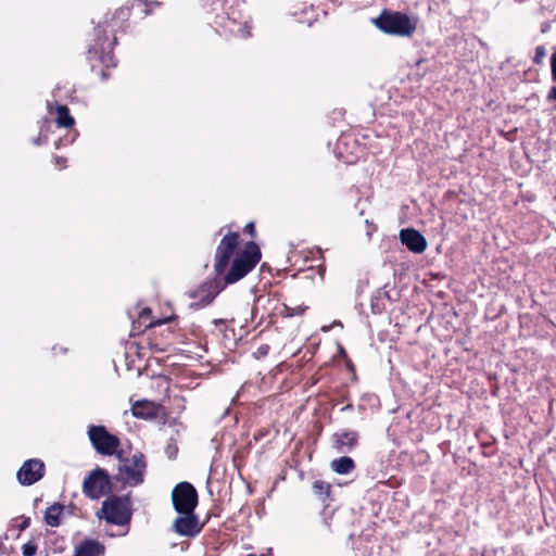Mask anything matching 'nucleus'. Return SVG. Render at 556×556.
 <instances>
[{
  "label": "nucleus",
  "instance_id": "obj_24",
  "mask_svg": "<svg viewBox=\"0 0 556 556\" xmlns=\"http://www.w3.org/2000/svg\"><path fill=\"white\" fill-rule=\"evenodd\" d=\"M166 456L169 459H175L178 454V446L176 444V441L172 438L164 450Z\"/></svg>",
  "mask_w": 556,
  "mask_h": 556
},
{
  "label": "nucleus",
  "instance_id": "obj_47",
  "mask_svg": "<svg viewBox=\"0 0 556 556\" xmlns=\"http://www.w3.org/2000/svg\"><path fill=\"white\" fill-rule=\"evenodd\" d=\"M2 546H3V545L0 543V548H2Z\"/></svg>",
  "mask_w": 556,
  "mask_h": 556
},
{
  "label": "nucleus",
  "instance_id": "obj_9",
  "mask_svg": "<svg viewBox=\"0 0 556 556\" xmlns=\"http://www.w3.org/2000/svg\"><path fill=\"white\" fill-rule=\"evenodd\" d=\"M88 437L94 450L102 455L111 456L119 446V439L111 434L104 426H90Z\"/></svg>",
  "mask_w": 556,
  "mask_h": 556
},
{
  "label": "nucleus",
  "instance_id": "obj_27",
  "mask_svg": "<svg viewBox=\"0 0 556 556\" xmlns=\"http://www.w3.org/2000/svg\"><path fill=\"white\" fill-rule=\"evenodd\" d=\"M37 553V545L33 542H27L22 546L23 556H35Z\"/></svg>",
  "mask_w": 556,
  "mask_h": 556
},
{
  "label": "nucleus",
  "instance_id": "obj_4",
  "mask_svg": "<svg viewBox=\"0 0 556 556\" xmlns=\"http://www.w3.org/2000/svg\"><path fill=\"white\" fill-rule=\"evenodd\" d=\"M213 25L217 33L226 37L249 38L251 36V18L244 16L237 7H229L216 14Z\"/></svg>",
  "mask_w": 556,
  "mask_h": 556
},
{
  "label": "nucleus",
  "instance_id": "obj_40",
  "mask_svg": "<svg viewBox=\"0 0 556 556\" xmlns=\"http://www.w3.org/2000/svg\"><path fill=\"white\" fill-rule=\"evenodd\" d=\"M54 144H55V148H56V149H59L60 147H62V146H63V141H62V139L56 140V141L54 142Z\"/></svg>",
  "mask_w": 556,
  "mask_h": 556
},
{
  "label": "nucleus",
  "instance_id": "obj_7",
  "mask_svg": "<svg viewBox=\"0 0 556 556\" xmlns=\"http://www.w3.org/2000/svg\"><path fill=\"white\" fill-rule=\"evenodd\" d=\"M238 232H229L223 237L215 252L214 278L222 277L229 267V263L239 245Z\"/></svg>",
  "mask_w": 556,
  "mask_h": 556
},
{
  "label": "nucleus",
  "instance_id": "obj_32",
  "mask_svg": "<svg viewBox=\"0 0 556 556\" xmlns=\"http://www.w3.org/2000/svg\"><path fill=\"white\" fill-rule=\"evenodd\" d=\"M365 223L369 227V229L366 232V236H367V239L370 240L372 237V232L377 229V227L368 219H366Z\"/></svg>",
  "mask_w": 556,
  "mask_h": 556
},
{
  "label": "nucleus",
  "instance_id": "obj_48",
  "mask_svg": "<svg viewBox=\"0 0 556 556\" xmlns=\"http://www.w3.org/2000/svg\"><path fill=\"white\" fill-rule=\"evenodd\" d=\"M554 200L556 201V195L554 197Z\"/></svg>",
  "mask_w": 556,
  "mask_h": 556
},
{
  "label": "nucleus",
  "instance_id": "obj_22",
  "mask_svg": "<svg viewBox=\"0 0 556 556\" xmlns=\"http://www.w3.org/2000/svg\"><path fill=\"white\" fill-rule=\"evenodd\" d=\"M313 492L318 497L325 500L329 496L331 491V485L328 482H325L323 480H315L313 483Z\"/></svg>",
  "mask_w": 556,
  "mask_h": 556
},
{
  "label": "nucleus",
  "instance_id": "obj_1",
  "mask_svg": "<svg viewBox=\"0 0 556 556\" xmlns=\"http://www.w3.org/2000/svg\"><path fill=\"white\" fill-rule=\"evenodd\" d=\"M128 15V9L121 8L116 10L110 18L105 17L103 24L99 23L97 27H94V39L88 48L87 60L92 71H96L99 65H103L104 68L100 71L102 81L110 78L106 70L117 65V61L113 54V49L117 43V38L114 33L117 28L122 27V24L127 20Z\"/></svg>",
  "mask_w": 556,
  "mask_h": 556
},
{
  "label": "nucleus",
  "instance_id": "obj_36",
  "mask_svg": "<svg viewBox=\"0 0 556 556\" xmlns=\"http://www.w3.org/2000/svg\"><path fill=\"white\" fill-rule=\"evenodd\" d=\"M309 12H313V7L312 5H309V7L304 5L303 9L301 10L302 14H308Z\"/></svg>",
  "mask_w": 556,
  "mask_h": 556
},
{
  "label": "nucleus",
  "instance_id": "obj_21",
  "mask_svg": "<svg viewBox=\"0 0 556 556\" xmlns=\"http://www.w3.org/2000/svg\"><path fill=\"white\" fill-rule=\"evenodd\" d=\"M46 545L53 553H62L65 549L64 538L58 536L55 532H50L47 535Z\"/></svg>",
  "mask_w": 556,
  "mask_h": 556
},
{
  "label": "nucleus",
  "instance_id": "obj_14",
  "mask_svg": "<svg viewBox=\"0 0 556 556\" xmlns=\"http://www.w3.org/2000/svg\"><path fill=\"white\" fill-rule=\"evenodd\" d=\"M359 434L355 430H340L331 435L333 450L339 454L351 453L358 444Z\"/></svg>",
  "mask_w": 556,
  "mask_h": 556
},
{
  "label": "nucleus",
  "instance_id": "obj_31",
  "mask_svg": "<svg viewBox=\"0 0 556 556\" xmlns=\"http://www.w3.org/2000/svg\"><path fill=\"white\" fill-rule=\"evenodd\" d=\"M244 232L249 233L252 238H254L256 235L254 223H248L244 227Z\"/></svg>",
  "mask_w": 556,
  "mask_h": 556
},
{
  "label": "nucleus",
  "instance_id": "obj_25",
  "mask_svg": "<svg viewBox=\"0 0 556 556\" xmlns=\"http://www.w3.org/2000/svg\"><path fill=\"white\" fill-rule=\"evenodd\" d=\"M38 125H39V134L47 135V137H48L49 134L51 132L52 121L49 117H42L38 122Z\"/></svg>",
  "mask_w": 556,
  "mask_h": 556
},
{
  "label": "nucleus",
  "instance_id": "obj_5",
  "mask_svg": "<svg viewBox=\"0 0 556 556\" xmlns=\"http://www.w3.org/2000/svg\"><path fill=\"white\" fill-rule=\"evenodd\" d=\"M374 23L384 34L410 37L417 28L418 18L399 11H383Z\"/></svg>",
  "mask_w": 556,
  "mask_h": 556
},
{
  "label": "nucleus",
  "instance_id": "obj_6",
  "mask_svg": "<svg viewBox=\"0 0 556 556\" xmlns=\"http://www.w3.org/2000/svg\"><path fill=\"white\" fill-rule=\"evenodd\" d=\"M118 457L123 464L118 466L114 479L125 485L138 486L144 482L147 471V459L141 452H136L130 458Z\"/></svg>",
  "mask_w": 556,
  "mask_h": 556
},
{
  "label": "nucleus",
  "instance_id": "obj_34",
  "mask_svg": "<svg viewBox=\"0 0 556 556\" xmlns=\"http://www.w3.org/2000/svg\"><path fill=\"white\" fill-rule=\"evenodd\" d=\"M150 314H151V309H150V308H148V307H144V308H143V309H141V312L139 313V317H140L141 319H143V318H148V317L150 316Z\"/></svg>",
  "mask_w": 556,
  "mask_h": 556
},
{
  "label": "nucleus",
  "instance_id": "obj_35",
  "mask_svg": "<svg viewBox=\"0 0 556 556\" xmlns=\"http://www.w3.org/2000/svg\"><path fill=\"white\" fill-rule=\"evenodd\" d=\"M150 348H151L152 351H155V352H163V351H165L164 348H161L157 344H153V343H150Z\"/></svg>",
  "mask_w": 556,
  "mask_h": 556
},
{
  "label": "nucleus",
  "instance_id": "obj_16",
  "mask_svg": "<svg viewBox=\"0 0 556 556\" xmlns=\"http://www.w3.org/2000/svg\"><path fill=\"white\" fill-rule=\"evenodd\" d=\"M105 546L96 539H85L76 547L74 556H104Z\"/></svg>",
  "mask_w": 556,
  "mask_h": 556
},
{
  "label": "nucleus",
  "instance_id": "obj_26",
  "mask_svg": "<svg viewBox=\"0 0 556 556\" xmlns=\"http://www.w3.org/2000/svg\"><path fill=\"white\" fill-rule=\"evenodd\" d=\"M546 56V49L544 46H538L534 51L533 63L540 64Z\"/></svg>",
  "mask_w": 556,
  "mask_h": 556
},
{
  "label": "nucleus",
  "instance_id": "obj_45",
  "mask_svg": "<svg viewBox=\"0 0 556 556\" xmlns=\"http://www.w3.org/2000/svg\"><path fill=\"white\" fill-rule=\"evenodd\" d=\"M338 325H341V323H340L339 320H336V321L333 323V326H338Z\"/></svg>",
  "mask_w": 556,
  "mask_h": 556
},
{
  "label": "nucleus",
  "instance_id": "obj_13",
  "mask_svg": "<svg viewBox=\"0 0 556 556\" xmlns=\"http://www.w3.org/2000/svg\"><path fill=\"white\" fill-rule=\"evenodd\" d=\"M179 514L182 516L175 519L173 530L181 536L195 538L202 530L198 516L194 511Z\"/></svg>",
  "mask_w": 556,
  "mask_h": 556
},
{
  "label": "nucleus",
  "instance_id": "obj_10",
  "mask_svg": "<svg viewBox=\"0 0 556 556\" xmlns=\"http://www.w3.org/2000/svg\"><path fill=\"white\" fill-rule=\"evenodd\" d=\"M172 502L178 514L194 511L198 505L195 488L189 482H179L172 492Z\"/></svg>",
  "mask_w": 556,
  "mask_h": 556
},
{
  "label": "nucleus",
  "instance_id": "obj_2",
  "mask_svg": "<svg viewBox=\"0 0 556 556\" xmlns=\"http://www.w3.org/2000/svg\"><path fill=\"white\" fill-rule=\"evenodd\" d=\"M261 257L262 253L258 245L254 241L248 242L243 252L233 258L231 266L220 278H213L202 286L206 294L200 300V304L202 306L211 304L226 286L245 277L256 266Z\"/></svg>",
  "mask_w": 556,
  "mask_h": 556
},
{
  "label": "nucleus",
  "instance_id": "obj_15",
  "mask_svg": "<svg viewBox=\"0 0 556 556\" xmlns=\"http://www.w3.org/2000/svg\"><path fill=\"white\" fill-rule=\"evenodd\" d=\"M399 239L408 251L420 254L426 251L428 243L424 235L415 228H403L400 230Z\"/></svg>",
  "mask_w": 556,
  "mask_h": 556
},
{
  "label": "nucleus",
  "instance_id": "obj_33",
  "mask_svg": "<svg viewBox=\"0 0 556 556\" xmlns=\"http://www.w3.org/2000/svg\"><path fill=\"white\" fill-rule=\"evenodd\" d=\"M213 324L215 325V327L219 328L220 330H224L225 327H226V320L225 319H214L213 320Z\"/></svg>",
  "mask_w": 556,
  "mask_h": 556
},
{
  "label": "nucleus",
  "instance_id": "obj_44",
  "mask_svg": "<svg viewBox=\"0 0 556 556\" xmlns=\"http://www.w3.org/2000/svg\"><path fill=\"white\" fill-rule=\"evenodd\" d=\"M371 307H372V312H374V313L379 312V309H376V306H375L374 304L371 305Z\"/></svg>",
  "mask_w": 556,
  "mask_h": 556
},
{
  "label": "nucleus",
  "instance_id": "obj_30",
  "mask_svg": "<svg viewBox=\"0 0 556 556\" xmlns=\"http://www.w3.org/2000/svg\"><path fill=\"white\" fill-rule=\"evenodd\" d=\"M21 519H22V521L18 525V529H20V531H24L30 526V518L22 516Z\"/></svg>",
  "mask_w": 556,
  "mask_h": 556
},
{
  "label": "nucleus",
  "instance_id": "obj_42",
  "mask_svg": "<svg viewBox=\"0 0 556 556\" xmlns=\"http://www.w3.org/2000/svg\"><path fill=\"white\" fill-rule=\"evenodd\" d=\"M265 299H266V296H264V295H260V296H257V299H256V303H261V302H262L263 300H265Z\"/></svg>",
  "mask_w": 556,
  "mask_h": 556
},
{
  "label": "nucleus",
  "instance_id": "obj_18",
  "mask_svg": "<svg viewBox=\"0 0 556 556\" xmlns=\"http://www.w3.org/2000/svg\"><path fill=\"white\" fill-rule=\"evenodd\" d=\"M330 468L338 475H348L355 469V462L346 455L333 459L330 463Z\"/></svg>",
  "mask_w": 556,
  "mask_h": 556
},
{
  "label": "nucleus",
  "instance_id": "obj_43",
  "mask_svg": "<svg viewBox=\"0 0 556 556\" xmlns=\"http://www.w3.org/2000/svg\"><path fill=\"white\" fill-rule=\"evenodd\" d=\"M59 351H60L61 353H66V352H67V349H66V348H60V349H59Z\"/></svg>",
  "mask_w": 556,
  "mask_h": 556
},
{
  "label": "nucleus",
  "instance_id": "obj_8",
  "mask_svg": "<svg viewBox=\"0 0 556 556\" xmlns=\"http://www.w3.org/2000/svg\"><path fill=\"white\" fill-rule=\"evenodd\" d=\"M83 492L90 500H99L111 492V478L103 468L93 469L83 482Z\"/></svg>",
  "mask_w": 556,
  "mask_h": 556
},
{
  "label": "nucleus",
  "instance_id": "obj_37",
  "mask_svg": "<svg viewBox=\"0 0 556 556\" xmlns=\"http://www.w3.org/2000/svg\"><path fill=\"white\" fill-rule=\"evenodd\" d=\"M267 351H268V346L267 345H263L258 349V352L263 355L267 354Z\"/></svg>",
  "mask_w": 556,
  "mask_h": 556
},
{
  "label": "nucleus",
  "instance_id": "obj_39",
  "mask_svg": "<svg viewBox=\"0 0 556 556\" xmlns=\"http://www.w3.org/2000/svg\"><path fill=\"white\" fill-rule=\"evenodd\" d=\"M353 409V405L352 404H348L345 405L344 407L341 408L342 412H348V410H352Z\"/></svg>",
  "mask_w": 556,
  "mask_h": 556
},
{
  "label": "nucleus",
  "instance_id": "obj_19",
  "mask_svg": "<svg viewBox=\"0 0 556 556\" xmlns=\"http://www.w3.org/2000/svg\"><path fill=\"white\" fill-rule=\"evenodd\" d=\"M64 506L61 504H53L45 511V522L50 527H59L62 523V513Z\"/></svg>",
  "mask_w": 556,
  "mask_h": 556
},
{
  "label": "nucleus",
  "instance_id": "obj_38",
  "mask_svg": "<svg viewBox=\"0 0 556 556\" xmlns=\"http://www.w3.org/2000/svg\"><path fill=\"white\" fill-rule=\"evenodd\" d=\"M298 21L301 22V23H308V25L312 24V17H307V18L299 17Z\"/></svg>",
  "mask_w": 556,
  "mask_h": 556
},
{
  "label": "nucleus",
  "instance_id": "obj_11",
  "mask_svg": "<svg viewBox=\"0 0 556 556\" xmlns=\"http://www.w3.org/2000/svg\"><path fill=\"white\" fill-rule=\"evenodd\" d=\"M46 466L39 458H30L23 463L16 472V479L22 485H33L45 476Z\"/></svg>",
  "mask_w": 556,
  "mask_h": 556
},
{
  "label": "nucleus",
  "instance_id": "obj_17",
  "mask_svg": "<svg viewBox=\"0 0 556 556\" xmlns=\"http://www.w3.org/2000/svg\"><path fill=\"white\" fill-rule=\"evenodd\" d=\"M53 103L51 101H47V109L50 113H52ZM54 110L56 113L55 124L60 128H70L75 125L74 117L70 114V110L65 104H60L56 101L54 102Z\"/></svg>",
  "mask_w": 556,
  "mask_h": 556
},
{
  "label": "nucleus",
  "instance_id": "obj_41",
  "mask_svg": "<svg viewBox=\"0 0 556 556\" xmlns=\"http://www.w3.org/2000/svg\"><path fill=\"white\" fill-rule=\"evenodd\" d=\"M55 162H56V164H62V163H64V162H65V160H63V159H62V157H60V156H55Z\"/></svg>",
  "mask_w": 556,
  "mask_h": 556
},
{
  "label": "nucleus",
  "instance_id": "obj_20",
  "mask_svg": "<svg viewBox=\"0 0 556 556\" xmlns=\"http://www.w3.org/2000/svg\"><path fill=\"white\" fill-rule=\"evenodd\" d=\"M131 413L136 418L149 419L154 417L153 407L147 401H138L131 407Z\"/></svg>",
  "mask_w": 556,
  "mask_h": 556
},
{
  "label": "nucleus",
  "instance_id": "obj_12",
  "mask_svg": "<svg viewBox=\"0 0 556 556\" xmlns=\"http://www.w3.org/2000/svg\"><path fill=\"white\" fill-rule=\"evenodd\" d=\"M363 149L351 134H342L336 146V153L339 160L352 164L361 156Z\"/></svg>",
  "mask_w": 556,
  "mask_h": 556
},
{
  "label": "nucleus",
  "instance_id": "obj_3",
  "mask_svg": "<svg viewBox=\"0 0 556 556\" xmlns=\"http://www.w3.org/2000/svg\"><path fill=\"white\" fill-rule=\"evenodd\" d=\"M99 519H104L108 523L126 527L119 535H126L129 532V525L132 518L131 500L129 494L117 496L112 495L103 501L102 507L97 511Z\"/></svg>",
  "mask_w": 556,
  "mask_h": 556
},
{
  "label": "nucleus",
  "instance_id": "obj_23",
  "mask_svg": "<svg viewBox=\"0 0 556 556\" xmlns=\"http://www.w3.org/2000/svg\"><path fill=\"white\" fill-rule=\"evenodd\" d=\"M306 309H307V306H305V305H298L294 307L283 305V309H282L281 314L285 317L301 316L305 313Z\"/></svg>",
  "mask_w": 556,
  "mask_h": 556
},
{
  "label": "nucleus",
  "instance_id": "obj_46",
  "mask_svg": "<svg viewBox=\"0 0 556 556\" xmlns=\"http://www.w3.org/2000/svg\"><path fill=\"white\" fill-rule=\"evenodd\" d=\"M52 350H53L54 353H58V348L56 346H53Z\"/></svg>",
  "mask_w": 556,
  "mask_h": 556
},
{
  "label": "nucleus",
  "instance_id": "obj_29",
  "mask_svg": "<svg viewBox=\"0 0 556 556\" xmlns=\"http://www.w3.org/2000/svg\"><path fill=\"white\" fill-rule=\"evenodd\" d=\"M551 71H552V78L556 83V51L552 54V58H551Z\"/></svg>",
  "mask_w": 556,
  "mask_h": 556
},
{
  "label": "nucleus",
  "instance_id": "obj_28",
  "mask_svg": "<svg viewBox=\"0 0 556 556\" xmlns=\"http://www.w3.org/2000/svg\"><path fill=\"white\" fill-rule=\"evenodd\" d=\"M33 144L35 146H42L48 142L47 135L39 134L37 137H34L31 139Z\"/></svg>",
  "mask_w": 556,
  "mask_h": 556
}]
</instances>
